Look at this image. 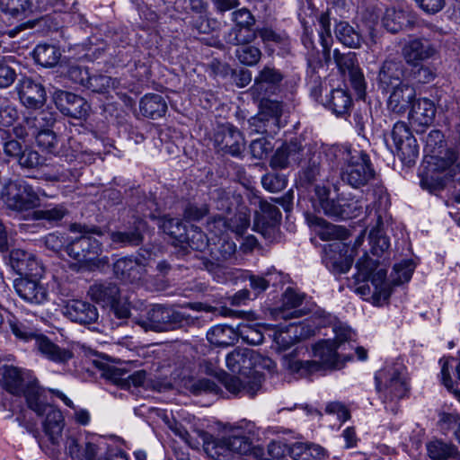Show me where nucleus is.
Instances as JSON below:
<instances>
[{"label":"nucleus","mask_w":460,"mask_h":460,"mask_svg":"<svg viewBox=\"0 0 460 460\" xmlns=\"http://www.w3.org/2000/svg\"><path fill=\"white\" fill-rule=\"evenodd\" d=\"M336 39L342 45L350 49H358L361 47L363 38L361 33L351 26L348 22L341 21L336 23L334 28Z\"/></svg>","instance_id":"obj_35"},{"label":"nucleus","mask_w":460,"mask_h":460,"mask_svg":"<svg viewBox=\"0 0 460 460\" xmlns=\"http://www.w3.org/2000/svg\"><path fill=\"white\" fill-rule=\"evenodd\" d=\"M18 118L17 110L8 102H0V126L9 127Z\"/></svg>","instance_id":"obj_61"},{"label":"nucleus","mask_w":460,"mask_h":460,"mask_svg":"<svg viewBox=\"0 0 460 460\" xmlns=\"http://www.w3.org/2000/svg\"><path fill=\"white\" fill-rule=\"evenodd\" d=\"M118 278L123 280L136 281L145 273V266L137 259L125 257L119 259L113 267Z\"/></svg>","instance_id":"obj_30"},{"label":"nucleus","mask_w":460,"mask_h":460,"mask_svg":"<svg viewBox=\"0 0 460 460\" xmlns=\"http://www.w3.org/2000/svg\"><path fill=\"white\" fill-rule=\"evenodd\" d=\"M305 155H308V161L300 174V181L305 183L314 182L318 176L323 166V153L321 151L312 152L309 148H305Z\"/></svg>","instance_id":"obj_34"},{"label":"nucleus","mask_w":460,"mask_h":460,"mask_svg":"<svg viewBox=\"0 0 460 460\" xmlns=\"http://www.w3.org/2000/svg\"><path fill=\"white\" fill-rule=\"evenodd\" d=\"M34 348L42 357L58 364H65L73 358L71 350L59 347L43 334L34 337Z\"/></svg>","instance_id":"obj_22"},{"label":"nucleus","mask_w":460,"mask_h":460,"mask_svg":"<svg viewBox=\"0 0 460 460\" xmlns=\"http://www.w3.org/2000/svg\"><path fill=\"white\" fill-rule=\"evenodd\" d=\"M63 314L71 321L84 325L95 323L99 317L93 305L79 299L69 300L63 308Z\"/></svg>","instance_id":"obj_21"},{"label":"nucleus","mask_w":460,"mask_h":460,"mask_svg":"<svg viewBox=\"0 0 460 460\" xmlns=\"http://www.w3.org/2000/svg\"><path fill=\"white\" fill-rule=\"evenodd\" d=\"M414 264L411 260H404L394 266V282L396 285L402 284L411 279L414 271Z\"/></svg>","instance_id":"obj_57"},{"label":"nucleus","mask_w":460,"mask_h":460,"mask_svg":"<svg viewBox=\"0 0 460 460\" xmlns=\"http://www.w3.org/2000/svg\"><path fill=\"white\" fill-rule=\"evenodd\" d=\"M326 157H335L343 165L341 169V178L343 182L358 189L372 182L376 172L372 167L369 156L363 151L345 146L329 148Z\"/></svg>","instance_id":"obj_2"},{"label":"nucleus","mask_w":460,"mask_h":460,"mask_svg":"<svg viewBox=\"0 0 460 460\" xmlns=\"http://www.w3.org/2000/svg\"><path fill=\"white\" fill-rule=\"evenodd\" d=\"M42 279L18 278L13 282L16 294L31 305H43L49 300V291Z\"/></svg>","instance_id":"obj_15"},{"label":"nucleus","mask_w":460,"mask_h":460,"mask_svg":"<svg viewBox=\"0 0 460 460\" xmlns=\"http://www.w3.org/2000/svg\"><path fill=\"white\" fill-rule=\"evenodd\" d=\"M214 146L217 153L238 157L243 152L245 143L243 134L237 128L226 126L215 134Z\"/></svg>","instance_id":"obj_14"},{"label":"nucleus","mask_w":460,"mask_h":460,"mask_svg":"<svg viewBox=\"0 0 460 460\" xmlns=\"http://www.w3.org/2000/svg\"><path fill=\"white\" fill-rule=\"evenodd\" d=\"M379 397L385 408L395 411V404L409 391L405 368L401 364L385 366L375 376Z\"/></svg>","instance_id":"obj_6"},{"label":"nucleus","mask_w":460,"mask_h":460,"mask_svg":"<svg viewBox=\"0 0 460 460\" xmlns=\"http://www.w3.org/2000/svg\"><path fill=\"white\" fill-rule=\"evenodd\" d=\"M435 115L434 102L428 98H419L411 105L409 119L412 126L423 130L433 123Z\"/></svg>","instance_id":"obj_24"},{"label":"nucleus","mask_w":460,"mask_h":460,"mask_svg":"<svg viewBox=\"0 0 460 460\" xmlns=\"http://www.w3.org/2000/svg\"><path fill=\"white\" fill-rule=\"evenodd\" d=\"M235 57L240 63L252 66L260 61L261 51L255 46L244 44L238 46L235 50Z\"/></svg>","instance_id":"obj_48"},{"label":"nucleus","mask_w":460,"mask_h":460,"mask_svg":"<svg viewBox=\"0 0 460 460\" xmlns=\"http://www.w3.org/2000/svg\"><path fill=\"white\" fill-rule=\"evenodd\" d=\"M314 194L320 208L326 216L341 219L342 199H330L329 189L320 185L314 186Z\"/></svg>","instance_id":"obj_32"},{"label":"nucleus","mask_w":460,"mask_h":460,"mask_svg":"<svg viewBox=\"0 0 460 460\" xmlns=\"http://www.w3.org/2000/svg\"><path fill=\"white\" fill-rule=\"evenodd\" d=\"M259 36L267 46L271 44H285L288 37L285 33H279L271 28L264 27L256 30V37Z\"/></svg>","instance_id":"obj_58"},{"label":"nucleus","mask_w":460,"mask_h":460,"mask_svg":"<svg viewBox=\"0 0 460 460\" xmlns=\"http://www.w3.org/2000/svg\"><path fill=\"white\" fill-rule=\"evenodd\" d=\"M161 227L165 234L174 238L179 243L185 238L186 227L178 218L164 217L162 220Z\"/></svg>","instance_id":"obj_54"},{"label":"nucleus","mask_w":460,"mask_h":460,"mask_svg":"<svg viewBox=\"0 0 460 460\" xmlns=\"http://www.w3.org/2000/svg\"><path fill=\"white\" fill-rule=\"evenodd\" d=\"M30 7L29 0H0V10L13 17L24 15Z\"/></svg>","instance_id":"obj_53"},{"label":"nucleus","mask_w":460,"mask_h":460,"mask_svg":"<svg viewBox=\"0 0 460 460\" xmlns=\"http://www.w3.org/2000/svg\"><path fill=\"white\" fill-rule=\"evenodd\" d=\"M167 104L163 96L155 93L146 94L140 101V111L146 117L160 118L166 112Z\"/></svg>","instance_id":"obj_38"},{"label":"nucleus","mask_w":460,"mask_h":460,"mask_svg":"<svg viewBox=\"0 0 460 460\" xmlns=\"http://www.w3.org/2000/svg\"><path fill=\"white\" fill-rule=\"evenodd\" d=\"M236 333H238V338H242L244 342L251 345L261 344L264 339L260 328L252 324H238Z\"/></svg>","instance_id":"obj_52"},{"label":"nucleus","mask_w":460,"mask_h":460,"mask_svg":"<svg viewBox=\"0 0 460 460\" xmlns=\"http://www.w3.org/2000/svg\"><path fill=\"white\" fill-rule=\"evenodd\" d=\"M208 230L215 235L217 239L225 237L224 234L231 230L229 222L222 216L214 217L208 222Z\"/></svg>","instance_id":"obj_62"},{"label":"nucleus","mask_w":460,"mask_h":460,"mask_svg":"<svg viewBox=\"0 0 460 460\" xmlns=\"http://www.w3.org/2000/svg\"><path fill=\"white\" fill-rule=\"evenodd\" d=\"M197 318L171 307L156 305L149 309L144 319L137 320V324L145 330L168 332L184 326L195 324Z\"/></svg>","instance_id":"obj_8"},{"label":"nucleus","mask_w":460,"mask_h":460,"mask_svg":"<svg viewBox=\"0 0 460 460\" xmlns=\"http://www.w3.org/2000/svg\"><path fill=\"white\" fill-rule=\"evenodd\" d=\"M444 135L439 130H432L426 138V149L431 153L435 170L447 172L452 180H460V161L454 150H447L445 156H439L440 149L444 147Z\"/></svg>","instance_id":"obj_11"},{"label":"nucleus","mask_w":460,"mask_h":460,"mask_svg":"<svg viewBox=\"0 0 460 460\" xmlns=\"http://www.w3.org/2000/svg\"><path fill=\"white\" fill-rule=\"evenodd\" d=\"M440 422L446 425L448 430H452L458 443H460V417L456 413H443Z\"/></svg>","instance_id":"obj_64"},{"label":"nucleus","mask_w":460,"mask_h":460,"mask_svg":"<svg viewBox=\"0 0 460 460\" xmlns=\"http://www.w3.org/2000/svg\"><path fill=\"white\" fill-rule=\"evenodd\" d=\"M449 359H440L441 364V376L443 385L447 388L448 391L452 392L456 397L460 401V361L456 367V382L453 383L450 373L448 370Z\"/></svg>","instance_id":"obj_51"},{"label":"nucleus","mask_w":460,"mask_h":460,"mask_svg":"<svg viewBox=\"0 0 460 460\" xmlns=\"http://www.w3.org/2000/svg\"><path fill=\"white\" fill-rule=\"evenodd\" d=\"M118 82L116 79L105 75H90L85 87L94 93H103L110 89L115 88Z\"/></svg>","instance_id":"obj_50"},{"label":"nucleus","mask_w":460,"mask_h":460,"mask_svg":"<svg viewBox=\"0 0 460 460\" xmlns=\"http://www.w3.org/2000/svg\"><path fill=\"white\" fill-rule=\"evenodd\" d=\"M332 58L341 74L346 77L347 75L358 69L356 54L353 52L341 53L338 49L333 50Z\"/></svg>","instance_id":"obj_47"},{"label":"nucleus","mask_w":460,"mask_h":460,"mask_svg":"<svg viewBox=\"0 0 460 460\" xmlns=\"http://www.w3.org/2000/svg\"><path fill=\"white\" fill-rule=\"evenodd\" d=\"M305 295L295 291L292 288H287L283 295V311L282 317L288 318H297L302 315L301 310H296L304 301Z\"/></svg>","instance_id":"obj_43"},{"label":"nucleus","mask_w":460,"mask_h":460,"mask_svg":"<svg viewBox=\"0 0 460 460\" xmlns=\"http://www.w3.org/2000/svg\"><path fill=\"white\" fill-rule=\"evenodd\" d=\"M404 66L399 60H385L380 67L378 73V86L385 92H389L391 88L396 87L402 83Z\"/></svg>","instance_id":"obj_25"},{"label":"nucleus","mask_w":460,"mask_h":460,"mask_svg":"<svg viewBox=\"0 0 460 460\" xmlns=\"http://www.w3.org/2000/svg\"><path fill=\"white\" fill-rule=\"evenodd\" d=\"M36 258V256L31 252H28L22 249H14L10 253V264L12 268L20 276L26 268L30 267L31 262Z\"/></svg>","instance_id":"obj_49"},{"label":"nucleus","mask_w":460,"mask_h":460,"mask_svg":"<svg viewBox=\"0 0 460 460\" xmlns=\"http://www.w3.org/2000/svg\"><path fill=\"white\" fill-rule=\"evenodd\" d=\"M232 20L234 26L251 28L255 23V19L252 13L246 8H241L232 13Z\"/></svg>","instance_id":"obj_63"},{"label":"nucleus","mask_w":460,"mask_h":460,"mask_svg":"<svg viewBox=\"0 0 460 460\" xmlns=\"http://www.w3.org/2000/svg\"><path fill=\"white\" fill-rule=\"evenodd\" d=\"M146 223L137 219L134 226L122 231H113L110 234V238L113 244L119 247L137 246L143 241V231Z\"/></svg>","instance_id":"obj_26"},{"label":"nucleus","mask_w":460,"mask_h":460,"mask_svg":"<svg viewBox=\"0 0 460 460\" xmlns=\"http://www.w3.org/2000/svg\"><path fill=\"white\" fill-rule=\"evenodd\" d=\"M41 192L23 179H9L2 185L0 199L7 210L22 214L40 205Z\"/></svg>","instance_id":"obj_5"},{"label":"nucleus","mask_w":460,"mask_h":460,"mask_svg":"<svg viewBox=\"0 0 460 460\" xmlns=\"http://www.w3.org/2000/svg\"><path fill=\"white\" fill-rule=\"evenodd\" d=\"M184 237L180 244L186 243L190 249L204 252L209 250L211 238L209 239L199 227L191 226L190 229H186Z\"/></svg>","instance_id":"obj_42"},{"label":"nucleus","mask_w":460,"mask_h":460,"mask_svg":"<svg viewBox=\"0 0 460 460\" xmlns=\"http://www.w3.org/2000/svg\"><path fill=\"white\" fill-rule=\"evenodd\" d=\"M273 149L270 141L265 137L257 138L252 140L250 145V151L252 155L256 159H263Z\"/></svg>","instance_id":"obj_60"},{"label":"nucleus","mask_w":460,"mask_h":460,"mask_svg":"<svg viewBox=\"0 0 460 460\" xmlns=\"http://www.w3.org/2000/svg\"><path fill=\"white\" fill-rule=\"evenodd\" d=\"M252 425L242 421L238 425L229 426L222 437L213 438L201 432L205 450L216 460H232L235 455H248L252 450Z\"/></svg>","instance_id":"obj_1"},{"label":"nucleus","mask_w":460,"mask_h":460,"mask_svg":"<svg viewBox=\"0 0 460 460\" xmlns=\"http://www.w3.org/2000/svg\"><path fill=\"white\" fill-rule=\"evenodd\" d=\"M318 35L321 46L323 47V62L316 58V47L313 40V31L307 27L304 28V32L301 38L302 43L307 49V62L309 67L313 72H316L319 67L323 66V63L329 65L332 61L331 47L332 44V36L331 31V18L328 12L322 13L318 19Z\"/></svg>","instance_id":"obj_9"},{"label":"nucleus","mask_w":460,"mask_h":460,"mask_svg":"<svg viewBox=\"0 0 460 460\" xmlns=\"http://www.w3.org/2000/svg\"><path fill=\"white\" fill-rule=\"evenodd\" d=\"M66 214L67 209L64 205H56L52 208L34 211L33 217L38 220L58 222L63 219Z\"/></svg>","instance_id":"obj_55"},{"label":"nucleus","mask_w":460,"mask_h":460,"mask_svg":"<svg viewBox=\"0 0 460 460\" xmlns=\"http://www.w3.org/2000/svg\"><path fill=\"white\" fill-rule=\"evenodd\" d=\"M351 104V98L345 90L335 89L331 92L330 98L328 100V105L335 114H346L349 111Z\"/></svg>","instance_id":"obj_45"},{"label":"nucleus","mask_w":460,"mask_h":460,"mask_svg":"<svg viewBox=\"0 0 460 460\" xmlns=\"http://www.w3.org/2000/svg\"><path fill=\"white\" fill-rule=\"evenodd\" d=\"M88 294L93 300L103 306H111L120 297L119 288L111 282L94 284L91 286Z\"/></svg>","instance_id":"obj_31"},{"label":"nucleus","mask_w":460,"mask_h":460,"mask_svg":"<svg viewBox=\"0 0 460 460\" xmlns=\"http://www.w3.org/2000/svg\"><path fill=\"white\" fill-rule=\"evenodd\" d=\"M226 363L230 371L241 374L246 378L242 380L237 376H226L223 380L226 389L234 395L253 397L261 387L258 379L249 377L255 367L254 352L249 349H236L227 354Z\"/></svg>","instance_id":"obj_3"},{"label":"nucleus","mask_w":460,"mask_h":460,"mask_svg":"<svg viewBox=\"0 0 460 460\" xmlns=\"http://www.w3.org/2000/svg\"><path fill=\"white\" fill-rule=\"evenodd\" d=\"M55 102L58 109L64 114L75 119H81L87 114L89 105L79 95L61 91L56 93Z\"/></svg>","instance_id":"obj_20"},{"label":"nucleus","mask_w":460,"mask_h":460,"mask_svg":"<svg viewBox=\"0 0 460 460\" xmlns=\"http://www.w3.org/2000/svg\"><path fill=\"white\" fill-rule=\"evenodd\" d=\"M337 349V341L325 340L314 345V353L323 363L333 366L338 361Z\"/></svg>","instance_id":"obj_44"},{"label":"nucleus","mask_w":460,"mask_h":460,"mask_svg":"<svg viewBox=\"0 0 460 460\" xmlns=\"http://www.w3.org/2000/svg\"><path fill=\"white\" fill-rule=\"evenodd\" d=\"M261 183L267 190L278 192L286 188L287 179L283 175L269 173L262 177Z\"/></svg>","instance_id":"obj_59"},{"label":"nucleus","mask_w":460,"mask_h":460,"mask_svg":"<svg viewBox=\"0 0 460 460\" xmlns=\"http://www.w3.org/2000/svg\"><path fill=\"white\" fill-rule=\"evenodd\" d=\"M46 418L42 423L43 430L53 445H58L65 426L62 412L52 406L45 412Z\"/></svg>","instance_id":"obj_29"},{"label":"nucleus","mask_w":460,"mask_h":460,"mask_svg":"<svg viewBox=\"0 0 460 460\" xmlns=\"http://www.w3.org/2000/svg\"><path fill=\"white\" fill-rule=\"evenodd\" d=\"M411 15L403 10L387 8L382 18V25L392 33L411 26Z\"/></svg>","instance_id":"obj_36"},{"label":"nucleus","mask_w":460,"mask_h":460,"mask_svg":"<svg viewBox=\"0 0 460 460\" xmlns=\"http://www.w3.org/2000/svg\"><path fill=\"white\" fill-rule=\"evenodd\" d=\"M305 154V146L296 140L290 141L276 150L270 164L273 169H285L293 164H298Z\"/></svg>","instance_id":"obj_19"},{"label":"nucleus","mask_w":460,"mask_h":460,"mask_svg":"<svg viewBox=\"0 0 460 460\" xmlns=\"http://www.w3.org/2000/svg\"><path fill=\"white\" fill-rule=\"evenodd\" d=\"M377 262L364 255L357 262V282L363 284L357 288L362 296H370L376 305L384 304L391 295V288L386 281V270L377 269Z\"/></svg>","instance_id":"obj_4"},{"label":"nucleus","mask_w":460,"mask_h":460,"mask_svg":"<svg viewBox=\"0 0 460 460\" xmlns=\"http://www.w3.org/2000/svg\"><path fill=\"white\" fill-rule=\"evenodd\" d=\"M261 96V111L257 116L250 119V124L255 127L259 133H273L279 128V118L282 113L281 103L277 101L265 99Z\"/></svg>","instance_id":"obj_13"},{"label":"nucleus","mask_w":460,"mask_h":460,"mask_svg":"<svg viewBox=\"0 0 460 460\" xmlns=\"http://www.w3.org/2000/svg\"><path fill=\"white\" fill-rule=\"evenodd\" d=\"M16 91L21 102L28 109H40L46 102L47 94L44 86L31 77L20 79Z\"/></svg>","instance_id":"obj_16"},{"label":"nucleus","mask_w":460,"mask_h":460,"mask_svg":"<svg viewBox=\"0 0 460 460\" xmlns=\"http://www.w3.org/2000/svg\"><path fill=\"white\" fill-rule=\"evenodd\" d=\"M55 122V117L49 111H40L34 117L27 118L26 123L36 130L49 129Z\"/></svg>","instance_id":"obj_56"},{"label":"nucleus","mask_w":460,"mask_h":460,"mask_svg":"<svg viewBox=\"0 0 460 460\" xmlns=\"http://www.w3.org/2000/svg\"><path fill=\"white\" fill-rule=\"evenodd\" d=\"M22 376V369L13 366H5L3 373L4 388L13 395L21 396L25 389Z\"/></svg>","instance_id":"obj_37"},{"label":"nucleus","mask_w":460,"mask_h":460,"mask_svg":"<svg viewBox=\"0 0 460 460\" xmlns=\"http://www.w3.org/2000/svg\"><path fill=\"white\" fill-rule=\"evenodd\" d=\"M256 38V31L251 28L234 26L225 35L226 43L234 46L250 44Z\"/></svg>","instance_id":"obj_46"},{"label":"nucleus","mask_w":460,"mask_h":460,"mask_svg":"<svg viewBox=\"0 0 460 460\" xmlns=\"http://www.w3.org/2000/svg\"><path fill=\"white\" fill-rule=\"evenodd\" d=\"M392 137L401 160L410 164L419 155L417 141L409 127L403 121L396 122L392 130Z\"/></svg>","instance_id":"obj_12"},{"label":"nucleus","mask_w":460,"mask_h":460,"mask_svg":"<svg viewBox=\"0 0 460 460\" xmlns=\"http://www.w3.org/2000/svg\"><path fill=\"white\" fill-rule=\"evenodd\" d=\"M22 395L25 397L28 407L37 415L41 416L51 407L47 402L43 390L39 386L36 379L30 381Z\"/></svg>","instance_id":"obj_28"},{"label":"nucleus","mask_w":460,"mask_h":460,"mask_svg":"<svg viewBox=\"0 0 460 460\" xmlns=\"http://www.w3.org/2000/svg\"><path fill=\"white\" fill-rule=\"evenodd\" d=\"M211 240L209 255L217 263L226 261L234 254L236 246L234 242L226 237H220L217 241L212 237Z\"/></svg>","instance_id":"obj_41"},{"label":"nucleus","mask_w":460,"mask_h":460,"mask_svg":"<svg viewBox=\"0 0 460 460\" xmlns=\"http://www.w3.org/2000/svg\"><path fill=\"white\" fill-rule=\"evenodd\" d=\"M388 98V109L396 114H403L407 111L410 105L414 102L416 96L415 89L408 83H403L396 87L390 89Z\"/></svg>","instance_id":"obj_23"},{"label":"nucleus","mask_w":460,"mask_h":460,"mask_svg":"<svg viewBox=\"0 0 460 460\" xmlns=\"http://www.w3.org/2000/svg\"><path fill=\"white\" fill-rule=\"evenodd\" d=\"M20 166L23 169L33 170L38 172L33 178L47 181H70L75 175L70 170L62 165L51 163L48 158L40 155L37 151L25 148L18 159Z\"/></svg>","instance_id":"obj_10"},{"label":"nucleus","mask_w":460,"mask_h":460,"mask_svg":"<svg viewBox=\"0 0 460 460\" xmlns=\"http://www.w3.org/2000/svg\"><path fill=\"white\" fill-rule=\"evenodd\" d=\"M437 53L436 47L424 38L411 39L402 48L404 60L413 66H418L421 62L433 58Z\"/></svg>","instance_id":"obj_17"},{"label":"nucleus","mask_w":460,"mask_h":460,"mask_svg":"<svg viewBox=\"0 0 460 460\" xmlns=\"http://www.w3.org/2000/svg\"><path fill=\"white\" fill-rule=\"evenodd\" d=\"M284 79L283 74L271 66H264L254 78L252 91L257 97L274 94Z\"/></svg>","instance_id":"obj_18"},{"label":"nucleus","mask_w":460,"mask_h":460,"mask_svg":"<svg viewBox=\"0 0 460 460\" xmlns=\"http://www.w3.org/2000/svg\"><path fill=\"white\" fill-rule=\"evenodd\" d=\"M66 450L74 460H95L98 453L97 446L92 442L79 444L75 437H68Z\"/></svg>","instance_id":"obj_33"},{"label":"nucleus","mask_w":460,"mask_h":460,"mask_svg":"<svg viewBox=\"0 0 460 460\" xmlns=\"http://www.w3.org/2000/svg\"><path fill=\"white\" fill-rule=\"evenodd\" d=\"M72 231L78 235L69 236L66 245L67 255L81 263L93 261L102 252V243L93 234L102 235V232L95 226L89 227L82 225H73Z\"/></svg>","instance_id":"obj_7"},{"label":"nucleus","mask_w":460,"mask_h":460,"mask_svg":"<svg viewBox=\"0 0 460 460\" xmlns=\"http://www.w3.org/2000/svg\"><path fill=\"white\" fill-rule=\"evenodd\" d=\"M427 456L431 460H459L460 451L452 442L432 438L426 444Z\"/></svg>","instance_id":"obj_27"},{"label":"nucleus","mask_w":460,"mask_h":460,"mask_svg":"<svg viewBox=\"0 0 460 460\" xmlns=\"http://www.w3.org/2000/svg\"><path fill=\"white\" fill-rule=\"evenodd\" d=\"M208 341L216 346L227 347L238 340L236 330L227 325H217L207 333Z\"/></svg>","instance_id":"obj_39"},{"label":"nucleus","mask_w":460,"mask_h":460,"mask_svg":"<svg viewBox=\"0 0 460 460\" xmlns=\"http://www.w3.org/2000/svg\"><path fill=\"white\" fill-rule=\"evenodd\" d=\"M33 58L44 67L55 66L61 57L59 49L49 44H39L33 50Z\"/></svg>","instance_id":"obj_40"}]
</instances>
